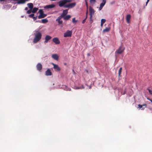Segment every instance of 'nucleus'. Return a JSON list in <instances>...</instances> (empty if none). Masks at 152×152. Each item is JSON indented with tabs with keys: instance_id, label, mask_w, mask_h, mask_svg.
<instances>
[{
	"instance_id": "1",
	"label": "nucleus",
	"mask_w": 152,
	"mask_h": 152,
	"mask_svg": "<svg viewBox=\"0 0 152 152\" xmlns=\"http://www.w3.org/2000/svg\"><path fill=\"white\" fill-rule=\"evenodd\" d=\"M72 1V0H62L58 2V5L60 7H63L69 8H72L75 6L76 4L75 2L66 4L67 3L71 2Z\"/></svg>"
},
{
	"instance_id": "2",
	"label": "nucleus",
	"mask_w": 152,
	"mask_h": 152,
	"mask_svg": "<svg viewBox=\"0 0 152 152\" xmlns=\"http://www.w3.org/2000/svg\"><path fill=\"white\" fill-rule=\"evenodd\" d=\"M34 38L33 42L34 43H36L41 39L42 34L40 31H35V33H34Z\"/></svg>"
},
{
	"instance_id": "3",
	"label": "nucleus",
	"mask_w": 152,
	"mask_h": 152,
	"mask_svg": "<svg viewBox=\"0 0 152 152\" xmlns=\"http://www.w3.org/2000/svg\"><path fill=\"white\" fill-rule=\"evenodd\" d=\"M38 12L39 15L38 16V18L39 19L43 18L46 17L47 15V14L44 13V12L42 9H40Z\"/></svg>"
},
{
	"instance_id": "4",
	"label": "nucleus",
	"mask_w": 152,
	"mask_h": 152,
	"mask_svg": "<svg viewBox=\"0 0 152 152\" xmlns=\"http://www.w3.org/2000/svg\"><path fill=\"white\" fill-rule=\"evenodd\" d=\"M72 31H70L69 30L67 31L64 34V37H70L72 36Z\"/></svg>"
},
{
	"instance_id": "5",
	"label": "nucleus",
	"mask_w": 152,
	"mask_h": 152,
	"mask_svg": "<svg viewBox=\"0 0 152 152\" xmlns=\"http://www.w3.org/2000/svg\"><path fill=\"white\" fill-rule=\"evenodd\" d=\"M51 64L53 65V68L55 71L58 72L60 71L61 69L58 65L55 64L53 63H52Z\"/></svg>"
},
{
	"instance_id": "6",
	"label": "nucleus",
	"mask_w": 152,
	"mask_h": 152,
	"mask_svg": "<svg viewBox=\"0 0 152 152\" xmlns=\"http://www.w3.org/2000/svg\"><path fill=\"white\" fill-rule=\"evenodd\" d=\"M122 46H120L118 49L115 52V53H118L119 54H121L124 51V49L122 50Z\"/></svg>"
},
{
	"instance_id": "7",
	"label": "nucleus",
	"mask_w": 152,
	"mask_h": 152,
	"mask_svg": "<svg viewBox=\"0 0 152 152\" xmlns=\"http://www.w3.org/2000/svg\"><path fill=\"white\" fill-rule=\"evenodd\" d=\"M53 41L56 45L59 44L60 43V41L57 37H55L53 39Z\"/></svg>"
},
{
	"instance_id": "8",
	"label": "nucleus",
	"mask_w": 152,
	"mask_h": 152,
	"mask_svg": "<svg viewBox=\"0 0 152 152\" xmlns=\"http://www.w3.org/2000/svg\"><path fill=\"white\" fill-rule=\"evenodd\" d=\"M89 11L90 13V18H91L92 15H93L94 14V9L91 7H89Z\"/></svg>"
},
{
	"instance_id": "9",
	"label": "nucleus",
	"mask_w": 152,
	"mask_h": 152,
	"mask_svg": "<svg viewBox=\"0 0 152 152\" xmlns=\"http://www.w3.org/2000/svg\"><path fill=\"white\" fill-rule=\"evenodd\" d=\"M106 2V0H103L102 2L100 4V7L99 8V10H101L102 8L103 7L104 5Z\"/></svg>"
},
{
	"instance_id": "10",
	"label": "nucleus",
	"mask_w": 152,
	"mask_h": 152,
	"mask_svg": "<svg viewBox=\"0 0 152 152\" xmlns=\"http://www.w3.org/2000/svg\"><path fill=\"white\" fill-rule=\"evenodd\" d=\"M55 7V5L53 4H52L49 5H47L45 6L44 8L45 9H48L49 8H52Z\"/></svg>"
},
{
	"instance_id": "11",
	"label": "nucleus",
	"mask_w": 152,
	"mask_h": 152,
	"mask_svg": "<svg viewBox=\"0 0 152 152\" xmlns=\"http://www.w3.org/2000/svg\"><path fill=\"white\" fill-rule=\"evenodd\" d=\"M42 66L41 64L39 63L37 65V69L39 71H41L42 69Z\"/></svg>"
},
{
	"instance_id": "12",
	"label": "nucleus",
	"mask_w": 152,
	"mask_h": 152,
	"mask_svg": "<svg viewBox=\"0 0 152 152\" xmlns=\"http://www.w3.org/2000/svg\"><path fill=\"white\" fill-rule=\"evenodd\" d=\"M131 15L129 14L126 15V20L127 23H130V20L131 19Z\"/></svg>"
},
{
	"instance_id": "13",
	"label": "nucleus",
	"mask_w": 152,
	"mask_h": 152,
	"mask_svg": "<svg viewBox=\"0 0 152 152\" xmlns=\"http://www.w3.org/2000/svg\"><path fill=\"white\" fill-rule=\"evenodd\" d=\"M52 38V37L49 35H47L45 38V41H44L45 43H47L48 40Z\"/></svg>"
},
{
	"instance_id": "14",
	"label": "nucleus",
	"mask_w": 152,
	"mask_h": 152,
	"mask_svg": "<svg viewBox=\"0 0 152 152\" xmlns=\"http://www.w3.org/2000/svg\"><path fill=\"white\" fill-rule=\"evenodd\" d=\"M68 9H66L63 11V12L61 14V15L64 17V16H66L68 12Z\"/></svg>"
},
{
	"instance_id": "15",
	"label": "nucleus",
	"mask_w": 152,
	"mask_h": 152,
	"mask_svg": "<svg viewBox=\"0 0 152 152\" xmlns=\"http://www.w3.org/2000/svg\"><path fill=\"white\" fill-rule=\"evenodd\" d=\"M45 75L47 76H50L52 75V73L50 69H48L45 72Z\"/></svg>"
},
{
	"instance_id": "16",
	"label": "nucleus",
	"mask_w": 152,
	"mask_h": 152,
	"mask_svg": "<svg viewBox=\"0 0 152 152\" xmlns=\"http://www.w3.org/2000/svg\"><path fill=\"white\" fill-rule=\"evenodd\" d=\"M52 57L54 59L58 60V56L56 54H53L52 55Z\"/></svg>"
},
{
	"instance_id": "17",
	"label": "nucleus",
	"mask_w": 152,
	"mask_h": 152,
	"mask_svg": "<svg viewBox=\"0 0 152 152\" xmlns=\"http://www.w3.org/2000/svg\"><path fill=\"white\" fill-rule=\"evenodd\" d=\"M71 16L70 15H68L64 16L63 17V19L64 20H67L71 18Z\"/></svg>"
},
{
	"instance_id": "18",
	"label": "nucleus",
	"mask_w": 152,
	"mask_h": 152,
	"mask_svg": "<svg viewBox=\"0 0 152 152\" xmlns=\"http://www.w3.org/2000/svg\"><path fill=\"white\" fill-rule=\"evenodd\" d=\"M27 5L28 7L30 9L32 10L33 7V5L32 3H29Z\"/></svg>"
},
{
	"instance_id": "19",
	"label": "nucleus",
	"mask_w": 152,
	"mask_h": 152,
	"mask_svg": "<svg viewBox=\"0 0 152 152\" xmlns=\"http://www.w3.org/2000/svg\"><path fill=\"white\" fill-rule=\"evenodd\" d=\"M110 28H106L105 29H104L103 30V32L104 33L106 32H108L110 31Z\"/></svg>"
},
{
	"instance_id": "20",
	"label": "nucleus",
	"mask_w": 152,
	"mask_h": 152,
	"mask_svg": "<svg viewBox=\"0 0 152 152\" xmlns=\"http://www.w3.org/2000/svg\"><path fill=\"white\" fill-rule=\"evenodd\" d=\"M122 67H120L118 70V76L119 77H121V75L122 72Z\"/></svg>"
},
{
	"instance_id": "21",
	"label": "nucleus",
	"mask_w": 152,
	"mask_h": 152,
	"mask_svg": "<svg viewBox=\"0 0 152 152\" xmlns=\"http://www.w3.org/2000/svg\"><path fill=\"white\" fill-rule=\"evenodd\" d=\"M143 106H145V107H146V105L145 104H144L142 105H140V104H139L138 105V106H139V108L140 109L142 108V110H143L144 109V107L142 108Z\"/></svg>"
},
{
	"instance_id": "22",
	"label": "nucleus",
	"mask_w": 152,
	"mask_h": 152,
	"mask_svg": "<svg viewBox=\"0 0 152 152\" xmlns=\"http://www.w3.org/2000/svg\"><path fill=\"white\" fill-rule=\"evenodd\" d=\"M15 1H17V3L18 4L19 3H24L25 2L24 0H13Z\"/></svg>"
},
{
	"instance_id": "23",
	"label": "nucleus",
	"mask_w": 152,
	"mask_h": 152,
	"mask_svg": "<svg viewBox=\"0 0 152 152\" xmlns=\"http://www.w3.org/2000/svg\"><path fill=\"white\" fill-rule=\"evenodd\" d=\"M38 10V8L34 7L33 9V10L32 11V12L33 13H35L37 12Z\"/></svg>"
},
{
	"instance_id": "24",
	"label": "nucleus",
	"mask_w": 152,
	"mask_h": 152,
	"mask_svg": "<svg viewBox=\"0 0 152 152\" xmlns=\"http://www.w3.org/2000/svg\"><path fill=\"white\" fill-rule=\"evenodd\" d=\"M41 20L42 23H47L48 21V20H47L46 19H42Z\"/></svg>"
},
{
	"instance_id": "25",
	"label": "nucleus",
	"mask_w": 152,
	"mask_h": 152,
	"mask_svg": "<svg viewBox=\"0 0 152 152\" xmlns=\"http://www.w3.org/2000/svg\"><path fill=\"white\" fill-rule=\"evenodd\" d=\"M77 20H75V18H72V22L73 23H76L77 22Z\"/></svg>"
},
{
	"instance_id": "26",
	"label": "nucleus",
	"mask_w": 152,
	"mask_h": 152,
	"mask_svg": "<svg viewBox=\"0 0 152 152\" xmlns=\"http://www.w3.org/2000/svg\"><path fill=\"white\" fill-rule=\"evenodd\" d=\"M62 16L61 15L60 16H59L57 18L56 20V21H59V20H61V19L63 18V17H62Z\"/></svg>"
},
{
	"instance_id": "27",
	"label": "nucleus",
	"mask_w": 152,
	"mask_h": 152,
	"mask_svg": "<svg viewBox=\"0 0 152 152\" xmlns=\"http://www.w3.org/2000/svg\"><path fill=\"white\" fill-rule=\"evenodd\" d=\"M58 23V24L59 25L61 24H62L63 21L62 20H59V21H56Z\"/></svg>"
},
{
	"instance_id": "28",
	"label": "nucleus",
	"mask_w": 152,
	"mask_h": 152,
	"mask_svg": "<svg viewBox=\"0 0 152 152\" xmlns=\"http://www.w3.org/2000/svg\"><path fill=\"white\" fill-rule=\"evenodd\" d=\"M106 21V20L105 19H102L101 20V23H104Z\"/></svg>"
},
{
	"instance_id": "29",
	"label": "nucleus",
	"mask_w": 152,
	"mask_h": 152,
	"mask_svg": "<svg viewBox=\"0 0 152 152\" xmlns=\"http://www.w3.org/2000/svg\"><path fill=\"white\" fill-rule=\"evenodd\" d=\"M31 10L30 9V10H29L27 11V14H30L31 13Z\"/></svg>"
},
{
	"instance_id": "30",
	"label": "nucleus",
	"mask_w": 152,
	"mask_h": 152,
	"mask_svg": "<svg viewBox=\"0 0 152 152\" xmlns=\"http://www.w3.org/2000/svg\"><path fill=\"white\" fill-rule=\"evenodd\" d=\"M96 1V0H90V2L91 3H95Z\"/></svg>"
},
{
	"instance_id": "31",
	"label": "nucleus",
	"mask_w": 152,
	"mask_h": 152,
	"mask_svg": "<svg viewBox=\"0 0 152 152\" xmlns=\"http://www.w3.org/2000/svg\"><path fill=\"white\" fill-rule=\"evenodd\" d=\"M34 14H31L30 15H29L28 16L30 18H33V17H34Z\"/></svg>"
},
{
	"instance_id": "32",
	"label": "nucleus",
	"mask_w": 152,
	"mask_h": 152,
	"mask_svg": "<svg viewBox=\"0 0 152 152\" xmlns=\"http://www.w3.org/2000/svg\"><path fill=\"white\" fill-rule=\"evenodd\" d=\"M84 87H83V85H82L81 87H78L76 88L77 89H82V88H84Z\"/></svg>"
},
{
	"instance_id": "33",
	"label": "nucleus",
	"mask_w": 152,
	"mask_h": 152,
	"mask_svg": "<svg viewBox=\"0 0 152 152\" xmlns=\"http://www.w3.org/2000/svg\"><path fill=\"white\" fill-rule=\"evenodd\" d=\"M148 90L150 94L152 95V90L149 89H148Z\"/></svg>"
},
{
	"instance_id": "34",
	"label": "nucleus",
	"mask_w": 152,
	"mask_h": 152,
	"mask_svg": "<svg viewBox=\"0 0 152 152\" xmlns=\"http://www.w3.org/2000/svg\"><path fill=\"white\" fill-rule=\"evenodd\" d=\"M37 16L33 17V20H36V19H37Z\"/></svg>"
},
{
	"instance_id": "35",
	"label": "nucleus",
	"mask_w": 152,
	"mask_h": 152,
	"mask_svg": "<svg viewBox=\"0 0 152 152\" xmlns=\"http://www.w3.org/2000/svg\"><path fill=\"white\" fill-rule=\"evenodd\" d=\"M86 20H85V19H84L82 21V23H83V24L84 23L86 22Z\"/></svg>"
},
{
	"instance_id": "36",
	"label": "nucleus",
	"mask_w": 152,
	"mask_h": 152,
	"mask_svg": "<svg viewBox=\"0 0 152 152\" xmlns=\"http://www.w3.org/2000/svg\"><path fill=\"white\" fill-rule=\"evenodd\" d=\"M87 12H86V18H85V19L86 20L87 19Z\"/></svg>"
},
{
	"instance_id": "37",
	"label": "nucleus",
	"mask_w": 152,
	"mask_h": 152,
	"mask_svg": "<svg viewBox=\"0 0 152 152\" xmlns=\"http://www.w3.org/2000/svg\"><path fill=\"white\" fill-rule=\"evenodd\" d=\"M25 10H28V7H26L25 8Z\"/></svg>"
},
{
	"instance_id": "38",
	"label": "nucleus",
	"mask_w": 152,
	"mask_h": 152,
	"mask_svg": "<svg viewBox=\"0 0 152 152\" xmlns=\"http://www.w3.org/2000/svg\"><path fill=\"white\" fill-rule=\"evenodd\" d=\"M148 99V100H150L152 103V100L150 99Z\"/></svg>"
},
{
	"instance_id": "39",
	"label": "nucleus",
	"mask_w": 152,
	"mask_h": 152,
	"mask_svg": "<svg viewBox=\"0 0 152 152\" xmlns=\"http://www.w3.org/2000/svg\"><path fill=\"white\" fill-rule=\"evenodd\" d=\"M103 23H101V26H103Z\"/></svg>"
},
{
	"instance_id": "40",
	"label": "nucleus",
	"mask_w": 152,
	"mask_h": 152,
	"mask_svg": "<svg viewBox=\"0 0 152 152\" xmlns=\"http://www.w3.org/2000/svg\"><path fill=\"white\" fill-rule=\"evenodd\" d=\"M68 88V89H67V91H71V89H70L69 88Z\"/></svg>"
},
{
	"instance_id": "41",
	"label": "nucleus",
	"mask_w": 152,
	"mask_h": 152,
	"mask_svg": "<svg viewBox=\"0 0 152 152\" xmlns=\"http://www.w3.org/2000/svg\"><path fill=\"white\" fill-rule=\"evenodd\" d=\"M86 5L87 7L88 6V3L87 2H86Z\"/></svg>"
},
{
	"instance_id": "42",
	"label": "nucleus",
	"mask_w": 152,
	"mask_h": 152,
	"mask_svg": "<svg viewBox=\"0 0 152 152\" xmlns=\"http://www.w3.org/2000/svg\"><path fill=\"white\" fill-rule=\"evenodd\" d=\"M5 0H0L1 1H5Z\"/></svg>"
},
{
	"instance_id": "43",
	"label": "nucleus",
	"mask_w": 152,
	"mask_h": 152,
	"mask_svg": "<svg viewBox=\"0 0 152 152\" xmlns=\"http://www.w3.org/2000/svg\"><path fill=\"white\" fill-rule=\"evenodd\" d=\"M148 2H147V1L146 2V5H147V4L148 3Z\"/></svg>"
},
{
	"instance_id": "44",
	"label": "nucleus",
	"mask_w": 152,
	"mask_h": 152,
	"mask_svg": "<svg viewBox=\"0 0 152 152\" xmlns=\"http://www.w3.org/2000/svg\"><path fill=\"white\" fill-rule=\"evenodd\" d=\"M88 0H85V1L86 2H87V1H88Z\"/></svg>"
},
{
	"instance_id": "45",
	"label": "nucleus",
	"mask_w": 152,
	"mask_h": 152,
	"mask_svg": "<svg viewBox=\"0 0 152 152\" xmlns=\"http://www.w3.org/2000/svg\"><path fill=\"white\" fill-rule=\"evenodd\" d=\"M149 1V0H147V2H148Z\"/></svg>"
},
{
	"instance_id": "46",
	"label": "nucleus",
	"mask_w": 152,
	"mask_h": 152,
	"mask_svg": "<svg viewBox=\"0 0 152 152\" xmlns=\"http://www.w3.org/2000/svg\"><path fill=\"white\" fill-rule=\"evenodd\" d=\"M50 0L51 1H55L56 0Z\"/></svg>"
},
{
	"instance_id": "47",
	"label": "nucleus",
	"mask_w": 152,
	"mask_h": 152,
	"mask_svg": "<svg viewBox=\"0 0 152 152\" xmlns=\"http://www.w3.org/2000/svg\"><path fill=\"white\" fill-rule=\"evenodd\" d=\"M66 63L64 64V65H66Z\"/></svg>"
}]
</instances>
